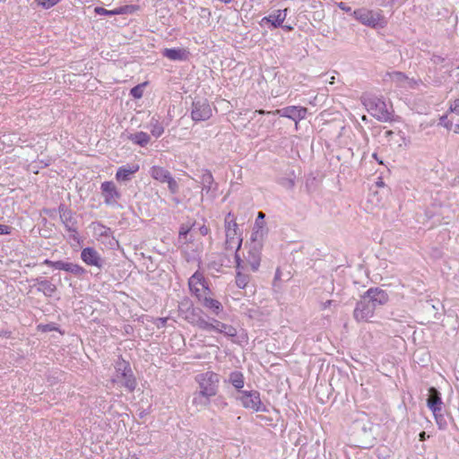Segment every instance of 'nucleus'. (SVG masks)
<instances>
[{"mask_svg":"<svg viewBox=\"0 0 459 459\" xmlns=\"http://www.w3.org/2000/svg\"><path fill=\"white\" fill-rule=\"evenodd\" d=\"M180 309L185 313V317L193 325H199L201 324V311L198 307H194L189 301L182 302Z\"/></svg>","mask_w":459,"mask_h":459,"instance_id":"12","label":"nucleus"},{"mask_svg":"<svg viewBox=\"0 0 459 459\" xmlns=\"http://www.w3.org/2000/svg\"><path fill=\"white\" fill-rule=\"evenodd\" d=\"M82 260L88 265L102 267V259L93 247H85L81 252Z\"/></svg>","mask_w":459,"mask_h":459,"instance_id":"14","label":"nucleus"},{"mask_svg":"<svg viewBox=\"0 0 459 459\" xmlns=\"http://www.w3.org/2000/svg\"><path fill=\"white\" fill-rule=\"evenodd\" d=\"M131 369L130 365L124 359H119L116 362L117 375L120 376V373L129 372Z\"/></svg>","mask_w":459,"mask_h":459,"instance_id":"32","label":"nucleus"},{"mask_svg":"<svg viewBox=\"0 0 459 459\" xmlns=\"http://www.w3.org/2000/svg\"><path fill=\"white\" fill-rule=\"evenodd\" d=\"M332 302H333V300H327V301L324 302L323 305H322L323 309H325L328 307H330Z\"/></svg>","mask_w":459,"mask_h":459,"instance_id":"52","label":"nucleus"},{"mask_svg":"<svg viewBox=\"0 0 459 459\" xmlns=\"http://www.w3.org/2000/svg\"><path fill=\"white\" fill-rule=\"evenodd\" d=\"M138 9H139L138 5L126 4V5L118 7V8H116V13H117V14L133 13L135 11H137Z\"/></svg>","mask_w":459,"mask_h":459,"instance_id":"31","label":"nucleus"},{"mask_svg":"<svg viewBox=\"0 0 459 459\" xmlns=\"http://www.w3.org/2000/svg\"><path fill=\"white\" fill-rule=\"evenodd\" d=\"M228 325L221 323L219 320H212V322H207L203 319V330H214L220 333V329L224 330V327H227Z\"/></svg>","mask_w":459,"mask_h":459,"instance_id":"28","label":"nucleus"},{"mask_svg":"<svg viewBox=\"0 0 459 459\" xmlns=\"http://www.w3.org/2000/svg\"><path fill=\"white\" fill-rule=\"evenodd\" d=\"M400 134H401V132H398L396 134V135H399L402 138V135H400ZM385 138H387L389 141H391L392 137L395 134V133L391 130H388V131H385Z\"/></svg>","mask_w":459,"mask_h":459,"instance_id":"48","label":"nucleus"},{"mask_svg":"<svg viewBox=\"0 0 459 459\" xmlns=\"http://www.w3.org/2000/svg\"><path fill=\"white\" fill-rule=\"evenodd\" d=\"M226 260H228L226 255L218 254L214 260H210L207 264V268L209 270H213L215 272H220L221 268L224 265Z\"/></svg>","mask_w":459,"mask_h":459,"instance_id":"26","label":"nucleus"},{"mask_svg":"<svg viewBox=\"0 0 459 459\" xmlns=\"http://www.w3.org/2000/svg\"><path fill=\"white\" fill-rule=\"evenodd\" d=\"M206 190L208 198L213 200L218 196V184L214 182L213 177L209 170L203 171V191Z\"/></svg>","mask_w":459,"mask_h":459,"instance_id":"13","label":"nucleus"},{"mask_svg":"<svg viewBox=\"0 0 459 459\" xmlns=\"http://www.w3.org/2000/svg\"><path fill=\"white\" fill-rule=\"evenodd\" d=\"M212 116V109L209 105L203 103V121L209 118Z\"/></svg>","mask_w":459,"mask_h":459,"instance_id":"43","label":"nucleus"},{"mask_svg":"<svg viewBox=\"0 0 459 459\" xmlns=\"http://www.w3.org/2000/svg\"><path fill=\"white\" fill-rule=\"evenodd\" d=\"M100 189L104 197V202L108 205H115L121 197L117 186L111 181H105L101 184Z\"/></svg>","mask_w":459,"mask_h":459,"instance_id":"10","label":"nucleus"},{"mask_svg":"<svg viewBox=\"0 0 459 459\" xmlns=\"http://www.w3.org/2000/svg\"><path fill=\"white\" fill-rule=\"evenodd\" d=\"M67 265H68V262H64V261H55V264H53V268L55 269H57V270H63V271H65L67 270Z\"/></svg>","mask_w":459,"mask_h":459,"instance_id":"42","label":"nucleus"},{"mask_svg":"<svg viewBox=\"0 0 459 459\" xmlns=\"http://www.w3.org/2000/svg\"><path fill=\"white\" fill-rule=\"evenodd\" d=\"M148 127L150 129L151 134L156 138L160 137L164 133L163 126L154 117H152Z\"/></svg>","mask_w":459,"mask_h":459,"instance_id":"27","label":"nucleus"},{"mask_svg":"<svg viewBox=\"0 0 459 459\" xmlns=\"http://www.w3.org/2000/svg\"><path fill=\"white\" fill-rule=\"evenodd\" d=\"M425 439H426V432L422 431V432L420 433V440L423 441Z\"/></svg>","mask_w":459,"mask_h":459,"instance_id":"53","label":"nucleus"},{"mask_svg":"<svg viewBox=\"0 0 459 459\" xmlns=\"http://www.w3.org/2000/svg\"><path fill=\"white\" fill-rule=\"evenodd\" d=\"M186 233H187V230H186V231H184V232H183V231H180V232H179V234H180V235H186Z\"/></svg>","mask_w":459,"mask_h":459,"instance_id":"60","label":"nucleus"},{"mask_svg":"<svg viewBox=\"0 0 459 459\" xmlns=\"http://www.w3.org/2000/svg\"><path fill=\"white\" fill-rule=\"evenodd\" d=\"M58 212L60 220L65 225V229L71 233L70 237L74 240L77 239V220L74 217V212L68 209L64 204H60L58 206Z\"/></svg>","mask_w":459,"mask_h":459,"instance_id":"5","label":"nucleus"},{"mask_svg":"<svg viewBox=\"0 0 459 459\" xmlns=\"http://www.w3.org/2000/svg\"><path fill=\"white\" fill-rule=\"evenodd\" d=\"M208 231H209V230L204 225H203V231H202L203 236L206 235L208 233Z\"/></svg>","mask_w":459,"mask_h":459,"instance_id":"56","label":"nucleus"},{"mask_svg":"<svg viewBox=\"0 0 459 459\" xmlns=\"http://www.w3.org/2000/svg\"><path fill=\"white\" fill-rule=\"evenodd\" d=\"M281 27L282 29H284L285 30H287V31L292 30V29H293L291 26H289V25H283V24H282V26H281Z\"/></svg>","mask_w":459,"mask_h":459,"instance_id":"54","label":"nucleus"},{"mask_svg":"<svg viewBox=\"0 0 459 459\" xmlns=\"http://www.w3.org/2000/svg\"><path fill=\"white\" fill-rule=\"evenodd\" d=\"M390 80L395 82L398 86H403L408 80V77L402 72H393L388 74Z\"/></svg>","mask_w":459,"mask_h":459,"instance_id":"29","label":"nucleus"},{"mask_svg":"<svg viewBox=\"0 0 459 459\" xmlns=\"http://www.w3.org/2000/svg\"><path fill=\"white\" fill-rule=\"evenodd\" d=\"M431 60L433 61L434 64H440L444 61V58L440 56H437V55H433Z\"/></svg>","mask_w":459,"mask_h":459,"instance_id":"49","label":"nucleus"},{"mask_svg":"<svg viewBox=\"0 0 459 459\" xmlns=\"http://www.w3.org/2000/svg\"><path fill=\"white\" fill-rule=\"evenodd\" d=\"M246 260L253 272L258 270L261 262V248L256 244L248 250Z\"/></svg>","mask_w":459,"mask_h":459,"instance_id":"17","label":"nucleus"},{"mask_svg":"<svg viewBox=\"0 0 459 459\" xmlns=\"http://www.w3.org/2000/svg\"><path fill=\"white\" fill-rule=\"evenodd\" d=\"M94 12L100 15H108V16L117 15L116 9L107 10L103 7L98 6V7H95Z\"/></svg>","mask_w":459,"mask_h":459,"instance_id":"38","label":"nucleus"},{"mask_svg":"<svg viewBox=\"0 0 459 459\" xmlns=\"http://www.w3.org/2000/svg\"><path fill=\"white\" fill-rule=\"evenodd\" d=\"M199 101L193 102L192 119L195 122L201 121V108Z\"/></svg>","mask_w":459,"mask_h":459,"instance_id":"33","label":"nucleus"},{"mask_svg":"<svg viewBox=\"0 0 459 459\" xmlns=\"http://www.w3.org/2000/svg\"><path fill=\"white\" fill-rule=\"evenodd\" d=\"M219 382V375L212 371L205 372L203 377V397L207 399L208 403H211L209 399L211 396H216Z\"/></svg>","mask_w":459,"mask_h":459,"instance_id":"7","label":"nucleus"},{"mask_svg":"<svg viewBox=\"0 0 459 459\" xmlns=\"http://www.w3.org/2000/svg\"><path fill=\"white\" fill-rule=\"evenodd\" d=\"M204 278L203 277V307L206 309L207 313L212 316H219L224 314L223 306L221 301L211 297H207L205 291L210 292V290L205 286Z\"/></svg>","mask_w":459,"mask_h":459,"instance_id":"8","label":"nucleus"},{"mask_svg":"<svg viewBox=\"0 0 459 459\" xmlns=\"http://www.w3.org/2000/svg\"><path fill=\"white\" fill-rule=\"evenodd\" d=\"M372 157H373V158H374V159H375L378 163H380V164H382V163H383V161H382V160H378L377 154L376 152L372 154Z\"/></svg>","mask_w":459,"mask_h":459,"instance_id":"55","label":"nucleus"},{"mask_svg":"<svg viewBox=\"0 0 459 459\" xmlns=\"http://www.w3.org/2000/svg\"><path fill=\"white\" fill-rule=\"evenodd\" d=\"M363 105L378 121L387 122L392 119V114L382 99L376 96L367 97L363 99Z\"/></svg>","mask_w":459,"mask_h":459,"instance_id":"3","label":"nucleus"},{"mask_svg":"<svg viewBox=\"0 0 459 459\" xmlns=\"http://www.w3.org/2000/svg\"><path fill=\"white\" fill-rule=\"evenodd\" d=\"M235 259L237 263L236 284L238 288L245 289L249 282V275L241 273L240 269H242V260L238 254L235 255Z\"/></svg>","mask_w":459,"mask_h":459,"instance_id":"21","label":"nucleus"},{"mask_svg":"<svg viewBox=\"0 0 459 459\" xmlns=\"http://www.w3.org/2000/svg\"><path fill=\"white\" fill-rule=\"evenodd\" d=\"M352 15L365 25L376 27L378 24L379 17L372 11L363 8L357 9L352 13Z\"/></svg>","mask_w":459,"mask_h":459,"instance_id":"11","label":"nucleus"},{"mask_svg":"<svg viewBox=\"0 0 459 459\" xmlns=\"http://www.w3.org/2000/svg\"><path fill=\"white\" fill-rule=\"evenodd\" d=\"M448 111L459 116V98L450 102Z\"/></svg>","mask_w":459,"mask_h":459,"instance_id":"41","label":"nucleus"},{"mask_svg":"<svg viewBox=\"0 0 459 459\" xmlns=\"http://www.w3.org/2000/svg\"><path fill=\"white\" fill-rule=\"evenodd\" d=\"M143 85H136L130 91V94L135 99H140L143 96Z\"/></svg>","mask_w":459,"mask_h":459,"instance_id":"39","label":"nucleus"},{"mask_svg":"<svg viewBox=\"0 0 459 459\" xmlns=\"http://www.w3.org/2000/svg\"><path fill=\"white\" fill-rule=\"evenodd\" d=\"M307 109L306 108L296 107V106H289L281 109H276L274 111H265L264 109L255 110V113L257 114H278L281 117L290 118L294 121L303 119L307 115Z\"/></svg>","mask_w":459,"mask_h":459,"instance_id":"6","label":"nucleus"},{"mask_svg":"<svg viewBox=\"0 0 459 459\" xmlns=\"http://www.w3.org/2000/svg\"><path fill=\"white\" fill-rule=\"evenodd\" d=\"M454 132H455V134H459V124H458V125H455V129H454Z\"/></svg>","mask_w":459,"mask_h":459,"instance_id":"58","label":"nucleus"},{"mask_svg":"<svg viewBox=\"0 0 459 459\" xmlns=\"http://www.w3.org/2000/svg\"><path fill=\"white\" fill-rule=\"evenodd\" d=\"M162 55L172 61H182L188 58L189 52L184 48H165Z\"/></svg>","mask_w":459,"mask_h":459,"instance_id":"20","label":"nucleus"},{"mask_svg":"<svg viewBox=\"0 0 459 459\" xmlns=\"http://www.w3.org/2000/svg\"><path fill=\"white\" fill-rule=\"evenodd\" d=\"M116 381L121 383L129 392L134 391L136 387V379L132 373V369L129 372L120 373V376L117 375Z\"/></svg>","mask_w":459,"mask_h":459,"instance_id":"19","label":"nucleus"},{"mask_svg":"<svg viewBox=\"0 0 459 459\" xmlns=\"http://www.w3.org/2000/svg\"><path fill=\"white\" fill-rule=\"evenodd\" d=\"M220 333L228 337H235L238 333L237 329L230 325H228L227 327H224V330L220 329Z\"/></svg>","mask_w":459,"mask_h":459,"instance_id":"35","label":"nucleus"},{"mask_svg":"<svg viewBox=\"0 0 459 459\" xmlns=\"http://www.w3.org/2000/svg\"><path fill=\"white\" fill-rule=\"evenodd\" d=\"M225 249L234 251L235 255L242 245L241 232L236 222V217L233 213L229 212L225 217Z\"/></svg>","mask_w":459,"mask_h":459,"instance_id":"2","label":"nucleus"},{"mask_svg":"<svg viewBox=\"0 0 459 459\" xmlns=\"http://www.w3.org/2000/svg\"><path fill=\"white\" fill-rule=\"evenodd\" d=\"M244 408L254 411H267L265 405L262 403L258 391H241L237 396Z\"/></svg>","mask_w":459,"mask_h":459,"instance_id":"4","label":"nucleus"},{"mask_svg":"<svg viewBox=\"0 0 459 459\" xmlns=\"http://www.w3.org/2000/svg\"><path fill=\"white\" fill-rule=\"evenodd\" d=\"M66 272L73 273L75 276L81 277L86 273V270L77 264L68 263Z\"/></svg>","mask_w":459,"mask_h":459,"instance_id":"30","label":"nucleus"},{"mask_svg":"<svg viewBox=\"0 0 459 459\" xmlns=\"http://www.w3.org/2000/svg\"><path fill=\"white\" fill-rule=\"evenodd\" d=\"M287 9L277 10L272 13L269 16L264 17L262 22L271 23L273 28L282 26V23L287 16Z\"/></svg>","mask_w":459,"mask_h":459,"instance_id":"18","label":"nucleus"},{"mask_svg":"<svg viewBox=\"0 0 459 459\" xmlns=\"http://www.w3.org/2000/svg\"><path fill=\"white\" fill-rule=\"evenodd\" d=\"M152 177L162 183L167 182L171 193L178 191V186L176 180L171 177L170 173L162 167L153 166L151 170Z\"/></svg>","mask_w":459,"mask_h":459,"instance_id":"9","label":"nucleus"},{"mask_svg":"<svg viewBox=\"0 0 459 459\" xmlns=\"http://www.w3.org/2000/svg\"><path fill=\"white\" fill-rule=\"evenodd\" d=\"M281 184L290 189L295 186V181L290 178H283L281 179Z\"/></svg>","mask_w":459,"mask_h":459,"instance_id":"44","label":"nucleus"},{"mask_svg":"<svg viewBox=\"0 0 459 459\" xmlns=\"http://www.w3.org/2000/svg\"><path fill=\"white\" fill-rule=\"evenodd\" d=\"M437 424L439 429H445L446 427V420L445 419L442 411L433 412Z\"/></svg>","mask_w":459,"mask_h":459,"instance_id":"34","label":"nucleus"},{"mask_svg":"<svg viewBox=\"0 0 459 459\" xmlns=\"http://www.w3.org/2000/svg\"><path fill=\"white\" fill-rule=\"evenodd\" d=\"M12 232V228L8 225L0 224V235H9Z\"/></svg>","mask_w":459,"mask_h":459,"instance_id":"45","label":"nucleus"},{"mask_svg":"<svg viewBox=\"0 0 459 459\" xmlns=\"http://www.w3.org/2000/svg\"><path fill=\"white\" fill-rule=\"evenodd\" d=\"M438 125L444 126L447 130H451L453 127V122L448 119V116L446 114L440 117Z\"/></svg>","mask_w":459,"mask_h":459,"instance_id":"36","label":"nucleus"},{"mask_svg":"<svg viewBox=\"0 0 459 459\" xmlns=\"http://www.w3.org/2000/svg\"><path fill=\"white\" fill-rule=\"evenodd\" d=\"M389 300L387 292L380 288L368 289L357 302L353 317L357 322H367L374 316L375 311Z\"/></svg>","mask_w":459,"mask_h":459,"instance_id":"1","label":"nucleus"},{"mask_svg":"<svg viewBox=\"0 0 459 459\" xmlns=\"http://www.w3.org/2000/svg\"><path fill=\"white\" fill-rule=\"evenodd\" d=\"M37 4L45 9H49L56 5L60 0H35Z\"/></svg>","mask_w":459,"mask_h":459,"instance_id":"37","label":"nucleus"},{"mask_svg":"<svg viewBox=\"0 0 459 459\" xmlns=\"http://www.w3.org/2000/svg\"><path fill=\"white\" fill-rule=\"evenodd\" d=\"M337 6L345 13H351V8L344 2L337 3Z\"/></svg>","mask_w":459,"mask_h":459,"instance_id":"47","label":"nucleus"},{"mask_svg":"<svg viewBox=\"0 0 459 459\" xmlns=\"http://www.w3.org/2000/svg\"><path fill=\"white\" fill-rule=\"evenodd\" d=\"M42 264L53 267V264H55V261L45 259Z\"/></svg>","mask_w":459,"mask_h":459,"instance_id":"51","label":"nucleus"},{"mask_svg":"<svg viewBox=\"0 0 459 459\" xmlns=\"http://www.w3.org/2000/svg\"><path fill=\"white\" fill-rule=\"evenodd\" d=\"M265 217L264 213L262 212H258L257 219L255 221V224L259 226V221H262Z\"/></svg>","mask_w":459,"mask_h":459,"instance_id":"50","label":"nucleus"},{"mask_svg":"<svg viewBox=\"0 0 459 459\" xmlns=\"http://www.w3.org/2000/svg\"><path fill=\"white\" fill-rule=\"evenodd\" d=\"M126 459H138V457L135 455H130Z\"/></svg>","mask_w":459,"mask_h":459,"instance_id":"57","label":"nucleus"},{"mask_svg":"<svg viewBox=\"0 0 459 459\" xmlns=\"http://www.w3.org/2000/svg\"><path fill=\"white\" fill-rule=\"evenodd\" d=\"M212 404L216 408L221 409L227 405V403L225 402V399L222 396L219 395L212 400Z\"/></svg>","mask_w":459,"mask_h":459,"instance_id":"40","label":"nucleus"},{"mask_svg":"<svg viewBox=\"0 0 459 459\" xmlns=\"http://www.w3.org/2000/svg\"><path fill=\"white\" fill-rule=\"evenodd\" d=\"M39 328H41L43 332H51V331L56 330L55 324H48V325H39Z\"/></svg>","mask_w":459,"mask_h":459,"instance_id":"46","label":"nucleus"},{"mask_svg":"<svg viewBox=\"0 0 459 459\" xmlns=\"http://www.w3.org/2000/svg\"><path fill=\"white\" fill-rule=\"evenodd\" d=\"M201 285V273L199 270H197L190 278L188 281V286L189 290L194 294L197 300H200V289L199 286Z\"/></svg>","mask_w":459,"mask_h":459,"instance_id":"23","label":"nucleus"},{"mask_svg":"<svg viewBox=\"0 0 459 459\" xmlns=\"http://www.w3.org/2000/svg\"><path fill=\"white\" fill-rule=\"evenodd\" d=\"M159 320L161 322L162 325H164L167 321V318H160Z\"/></svg>","mask_w":459,"mask_h":459,"instance_id":"59","label":"nucleus"},{"mask_svg":"<svg viewBox=\"0 0 459 459\" xmlns=\"http://www.w3.org/2000/svg\"><path fill=\"white\" fill-rule=\"evenodd\" d=\"M33 281L35 282L33 287L38 285L37 290L42 292L46 297H52L57 290L55 284L44 278L39 277L34 279Z\"/></svg>","mask_w":459,"mask_h":459,"instance_id":"16","label":"nucleus"},{"mask_svg":"<svg viewBox=\"0 0 459 459\" xmlns=\"http://www.w3.org/2000/svg\"><path fill=\"white\" fill-rule=\"evenodd\" d=\"M127 138L133 142L134 143L144 147L146 146L150 141V135L145 132H137L135 134H130Z\"/></svg>","mask_w":459,"mask_h":459,"instance_id":"25","label":"nucleus"},{"mask_svg":"<svg viewBox=\"0 0 459 459\" xmlns=\"http://www.w3.org/2000/svg\"><path fill=\"white\" fill-rule=\"evenodd\" d=\"M442 399L438 390L435 387L429 389V397L427 399V405L432 412L442 411Z\"/></svg>","mask_w":459,"mask_h":459,"instance_id":"15","label":"nucleus"},{"mask_svg":"<svg viewBox=\"0 0 459 459\" xmlns=\"http://www.w3.org/2000/svg\"><path fill=\"white\" fill-rule=\"evenodd\" d=\"M229 383H230L237 390L238 392H241L242 388L244 387L245 384V377L242 372L240 371H233L229 376Z\"/></svg>","mask_w":459,"mask_h":459,"instance_id":"24","label":"nucleus"},{"mask_svg":"<svg viewBox=\"0 0 459 459\" xmlns=\"http://www.w3.org/2000/svg\"><path fill=\"white\" fill-rule=\"evenodd\" d=\"M139 169L138 165H132V166H122L120 167L117 173H116V178L118 181H128L131 179V176L137 172Z\"/></svg>","mask_w":459,"mask_h":459,"instance_id":"22","label":"nucleus"}]
</instances>
